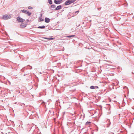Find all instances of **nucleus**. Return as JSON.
<instances>
[{
	"label": "nucleus",
	"mask_w": 134,
	"mask_h": 134,
	"mask_svg": "<svg viewBox=\"0 0 134 134\" xmlns=\"http://www.w3.org/2000/svg\"><path fill=\"white\" fill-rule=\"evenodd\" d=\"M17 19L19 22H23L25 20L19 17L17 18Z\"/></svg>",
	"instance_id": "obj_4"
},
{
	"label": "nucleus",
	"mask_w": 134,
	"mask_h": 134,
	"mask_svg": "<svg viewBox=\"0 0 134 134\" xmlns=\"http://www.w3.org/2000/svg\"><path fill=\"white\" fill-rule=\"evenodd\" d=\"M76 12H78V11L76 12Z\"/></svg>",
	"instance_id": "obj_20"
},
{
	"label": "nucleus",
	"mask_w": 134,
	"mask_h": 134,
	"mask_svg": "<svg viewBox=\"0 0 134 134\" xmlns=\"http://www.w3.org/2000/svg\"><path fill=\"white\" fill-rule=\"evenodd\" d=\"M50 19L47 18H46L45 19V21L47 23H48L50 21Z\"/></svg>",
	"instance_id": "obj_7"
},
{
	"label": "nucleus",
	"mask_w": 134,
	"mask_h": 134,
	"mask_svg": "<svg viewBox=\"0 0 134 134\" xmlns=\"http://www.w3.org/2000/svg\"><path fill=\"white\" fill-rule=\"evenodd\" d=\"M98 88V86H96L95 87V88Z\"/></svg>",
	"instance_id": "obj_17"
},
{
	"label": "nucleus",
	"mask_w": 134,
	"mask_h": 134,
	"mask_svg": "<svg viewBox=\"0 0 134 134\" xmlns=\"http://www.w3.org/2000/svg\"><path fill=\"white\" fill-rule=\"evenodd\" d=\"M11 18V15H10L5 14L3 15L2 18V19L5 20H7Z\"/></svg>",
	"instance_id": "obj_1"
},
{
	"label": "nucleus",
	"mask_w": 134,
	"mask_h": 134,
	"mask_svg": "<svg viewBox=\"0 0 134 134\" xmlns=\"http://www.w3.org/2000/svg\"><path fill=\"white\" fill-rule=\"evenodd\" d=\"M54 2L55 3L59 4L61 3V1L60 0H55Z\"/></svg>",
	"instance_id": "obj_5"
},
{
	"label": "nucleus",
	"mask_w": 134,
	"mask_h": 134,
	"mask_svg": "<svg viewBox=\"0 0 134 134\" xmlns=\"http://www.w3.org/2000/svg\"><path fill=\"white\" fill-rule=\"evenodd\" d=\"M75 0H69L65 2V4L66 5H68L75 1Z\"/></svg>",
	"instance_id": "obj_2"
},
{
	"label": "nucleus",
	"mask_w": 134,
	"mask_h": 134,
	"mask_svg": "<svg viewBox=\"0 0 134 134\" xmlns=\"http://www.w3.org/2000/svg\"><path fill=\"white\" fill-rule=\"evenodd\" d=\"M32 8V7H28V8L29 9H31V8Z\"/></svg>",
	"instance_id": "obj_16"
},
{
	"label": "nucleus",
	"mask_w": 134,
	"mask_h": 134,
	"mask_svg": "<svg viewBox=\"0 0 134 134\" xmlns=\"http://www.w3.org/2000/svg\"><path fill=\"white\" fill-rule=\"evenodd\" d=\"M48 2L50 4H52V0H48Z\"/></svg>",
	"instance_id": "obj_13"
},
{
	"label": "nucleus",
	"mask_w": 134,
	"mask_h": 134,
	"mask_svg": "<svg viewBox=\"0 0 134 134\" xmlns=\"http://www.w3.org/2000/svg\"><path fill=\"white\" fill-rule=\"evenodd\" d=\"M61 7H62L60 5L58 6L56 8L55 10H59L61 8Z\"/></svg>",
	"instance_id": "obj_8"
},
{
	"label": "nucleus",
	"mask_w": 134,
	"mask_h": 134,
	"mask_svg": "<svg viewBox=\"0 0 134 134\" xmlns=\"http://www.w3.org/2000/svg\"><path fill=\"white\" fill-rule=\"evenodd\" d=\"M39 20L41 21H43L44 20L42 18V17H40Z\"/></svg>",
	"instance_id": "obj_12"
},
{
	"label": "nucleus",
	"mask_w": 134,
	"mask_h": 134,
	"mask_svg": "<svg viewBox=\"0 0 134 134\" xmlns=\"http://www.w3.org/2000/svg\"><path fill=\"white\" fill-rule=\"evenodd\" d=\"M56 7V6L54 5H52L51 7V8H54Z\"/></svg>",
	"instance_id": "obj_11"
},
{
	"label": "nucleus",
	"mask_w": 134,
	"mask_h": 134,
	"mask_svg": "<svg viewBox=\"0 0 134 134\" xmlns=\"http://www.w3.org/2000/svg\"><path fill=\"white\" fill-rule=\"evenodd\" d=\"M21 11L22 13L27 14L28 16H30L31 14V13L30 12L26 10L23 9Z\"/></svg>",
	"instance_id": "obj_3"
},
{
	"label": "nucleus",
	"mask_w": 134,
	"mask_h": 134,
	"mask_svg": "<svg viewBox=\"0 0 134 134\" xmlns=\"http://www.w3.org/2000/svg\"><path fill=\"white\" fill-rule=\"evenodd\" d=\"M90 88L91 89H94L95 88V86H91L90 87Z\"/></svg>",
	"instance_id": "obj_14"
},
{
	"label": "nucleus",
	"mask_w": 134,
	"mask_h": 134,
	"mask_svg": "<svg viewBox=\"0 0 134 134\" xmlns=\"http://www.w3.org/2000/svg\"><path fill=\"white\" fill-rule=\"evenodd\" d=\"M90 123V122H87L86 123V124L87 125H88V124Z\"/></svg>",
	"instance_id": "obj_15"
},
{
	"label": "nucleus",
	"mask_w": 134,
	"mask_h": 134,
	"mask_svg": "<svg viewBox=\"0 0 134 134\" xmlns=\"http://www.w3.org/2000/svg\"><path fill=\"white\" fill-rule=\"evenodd\" d=\"M45 27L44 26H39L38 27V28L39 29H44L45 28Z\"/></svg>",
	"instance_id": "obj_9"
},
{
	"label": "nucleus",
	"mask_w": 134,
	"mask_h": 134,
	"mask_svg": "<svg viewBox=\"0 0 134 134\" xmlns=\"http://www.w3.org/2000/svg\"><path fill=\"white\" fill-rule=\"evenodd\" d=\"M70 36H71V37H73V36H74V35H71Z\"/></svg>",
	"instance_id": "obj_19"
},
{
	"label": "nucleus",
	"mask_w": 134,
	"mask_h": 134,
	"mask_svg": "<svg viewBox=\"0 0 134 134\" xmlns=\"http://www.w3.org/2000/svg\"><path fill=\"white\" fill-rule=\"evenodd\" d=\"M26 25L24 23H22L21 24L20 26V27L21 28H24L26 27Z\"/></svg>",
	"instance_id": "obj_6"
},
{
	"label": "nucleus",
	"mask_w": 134,
	"mask_h": 134,
	"mask_svg": "<svg viewBox=\"0 0 134 134\" xmlns=\"http://www.w3.org/2000/svg\"><path fill=\"white\" fill-rule=\"evenodd\" d=\"M68 37H71V36H68Z\"/></svg>",
	"instance_id": "obj_18"
},
{
	"label": "nucleus",
	"mask_w": 134,
	"mask_h": 134,
	"mask_svg": "<svg viewBox=\"0 0 134 134\" xmlns=\"http://www.w3.org/2000/svg\"><path fill=\"white\" fill-rule=\"evenodd\" d=\"M43 38L47 39V40H53L54 39V38H47L45 37H43Z\"/></svg>",
	"instance_id": "obj_10"
}]
</instances>
